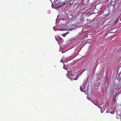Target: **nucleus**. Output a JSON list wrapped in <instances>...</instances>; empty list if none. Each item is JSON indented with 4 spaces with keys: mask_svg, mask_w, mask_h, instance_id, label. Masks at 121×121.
Segmentation results:
<instances>
[{
    "mask_svg": "<svg viewBox=\"0 0 121 121\" xmlns=\"http://www.w3.org/2000/svg\"><path fill=\"white\" fill-rule=\"evenodd\" d=\"M70 5H71V3H70Z\"/></svg>",
    "mask_w": 121,
    "mask_h": 121,
    "instance_id": "nucleus-14",
    "label": "nucleus"
},
{
    "mask_svg": "<svg viewBox=\"0 0 121 121\" xmlns=\"http://www.w3.org/2000/svg\"><path fill=\"white\" fill-rule=\"evenodd\" d=\"M85 37L87 39H91L92 38V35L91 34L87 35L85 36Z\"/></svg>",
    "mask_w": 121,
    "mask_h": 121,
    "instance_id": "nucleus-2",
    "label": "nucleus"
},
{
    "mask_svg": "<svg viewBox=\"0 0 121 121\" xmlns=\"http://www.w3.org/2000/svg\"><path fill=\"white\" fill-rule=\"evenodd\" d=\"M71 1H70V0H69L67 2V3H69V2H70Z\"/></svg>",
    "mask_w": 121,
    "mask_h": 121,
    "instance_id": "nucleus-10",
    "label": "nucleus"
},
{
    "mask_svg": "<svg viewBox=\"0 0 121 121\" xmlns=\"http://www.w3.org/2000/svg\"><path fill=\"white\" fill-rule=\"evenodd\" d=\"M77 78H76V79H75V78H74V79L73 78V79H74L75 80H76L77 79Z\"/></svg>",
    "mask_w": 121,
    "mask_h": 121,
    "instance_id": "nucleus-11",
    "label": "nucleus"
},
{
    "mask_svg": "<svg viewBox=\"0 0 121 121\" xmlns=\"http://www.w3.org/2000/svg\"><path fill=\"white\" fill-rule=\"evenodd\" d=\"M66 3H65V2H64V3H63V5H65V4H66Z\"/></svg>",
    "mask_w": 121,
    "mask_h": 121,
    "instance_id": "nucleus-8",
    "label": "nucleus"
},
{
    "mask_svg": "<svg viewBox=\"0 0 121 121\" xmlns=\"http://www.w3.org/2000/svg\"><path fill=\"white\" fill-rule=\"evenodd\" d=\"M58 2L57 1H56V2L55 3V4H56V5L58 4H59L58 3Z\"/></svg>",
    "mask_w": 121,
    "mask_h": 121,
    "instance_id": "nucleus-7",
    "label": "nucleus"
},
{
    "mask_svg": "<svg viewBox=\"0 0 121 121\" xmlns=\"http://www.w3.org/2000/svg\"><path fill=\"white\" fill-rule=\"evenodd\" d=\"M69 78V79H71V78H70L69 77H68Z\"/></svg>",
    "mask_w": 121,
    "mask_h": 121,
    "instance_id": "nucleus-15",
    "label": "nucleus"
},
{
    "mask_svg": "<svg viewBox=\"0 0 121 121\" xmlns=\"http://www.w3.org/2000/svg\"><path fill=\"white\" fill-rule=\"evenodd\" d=\"M80 20V17L79 15H77L75 16L73 19V21H74V20L78 22L79 21V20Z\"/></svg>",
    "mask_w": 121,
    "mask_h": 121,
    "instance_id": "nucleus-1",
    "label": "nucleus"
},
{
    "mask_svg": "<svg viewBox=\"0 0 121 121\" xmlns=\"http://www.w3.org/2000/svg\"><path fill=\"white\" fill-rule=\"evenodd\" d=\"M98 104L99 105H101V104L99 102L98 103Z\"/></svg>",
    "mask_w": 121,
    "mask_h": 121,
    "instance_id": "nucleus-9",
    "label": "nucleus"
},
{
    "mask_svg": "<svg viewBox=\"0 0 121 121\" xmlns=\"http://www.w3.org/2000/svg\"><path fill=\"white\" fill-rule=\"evenodd\" d=\"M85 70H84L82 72V73H83V72L84 71H85Z\"/></svg>",
    "mask_w": 121,
    "mask_h": 121,
    "instance_id": "nucleus-12",
    "label": "nucleus"
},
{
    "mask_svg": "<svg viewBox=\"0 0 121 121\" xmlns=\"http://www.w3.org/2000/svg\"><path fill=\"white\" fill-rule=\"evenodd\" d=\"M98 107L99 108H100V109H101V108H100V107L99 106H98Z\"/></svg>",
    "mask_w": 121,
    "mask_h": 121,
    "instance_id": "nucleus-13",
    "label": "nucleus"
},
{
    "mask_svg": "<svg viewBox=\"0 0 121 121\" xmlns=\"http://www.w3.org/2000/svg\"><path fill=\"white\" fill-rule=\"evenodd\" d=\"M117 93L116 92H113V98L115 100L117 95Z\"/></svg>",
    "mask_w": 121,
    "mask_h": 121,
    "instance_id": "nucleus-3",
    "label": "nucleus"
},
{
    "mask_svg": "<svg viewBox=\"0 0 121 121\" xmlns=\"http://www.w3.org/2000/svg\"><path fill=\"white\" fill-rule=\"evenodd\" d=\"M78 38V36H77L74 37L73 38H72V39L74 40H75L77 39Z\"/></svg>",
    "mask_w": 121,
    "mask_h": 121,
    "instance_id": "nucleus-5",
    "label": "nucleus"
},
{
    "mask_svg": "<svg viewBox=\"0 0 121 121\" xmlns=\"http://www.w3.org/2000/svg\"><path fill=\"white\" fill-rule=\"evenodd\" d=\"M85 88H84V86H81L80 87V89L81 91L84 92V90H85Z\"/></svg>",
    "mask_w": 121,
    "mask_h": 121,
    "instance_id": "nucleus-4",
    "label": "nucleus"
},
{
    "mask_svg": "<svg viewBox=\"0 0 121 121\" xmlns=\"http://www.w3.org/2000/svg\"><path fill=\"white\" fill-rule=\"evenodd\" d=\"M90 101H91L92 102V103H93V104H94L95 105H96L97 106H98V105H96V104H95L94 101H93V100L92 99H90Z\"/></svg>",
    "mask_w": 121,
    "mask_h": 121,
    "instance_id": "nucleus-6",
    "label": "nucleus"
}]
</instances>
